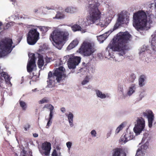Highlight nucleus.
Wrapping results in <instances>:
<instances>
[{"label": "nucleus", "mask_w": 156, "mask_h": 156, "mask_svg": "<svg viewBox=\"0 0 156 156\" xmlns=\"http://www.w3.org/2000/svg\"><path fill=\"white\" fill-rule=\"evenodd\" d=\"M97 1V0L89 1L87 9L90 15L87 18L86 20L85 21V24L86 26H88L95 23L101 27H105L108 23L105 20L101 19V12L98 8L100 4Z\"/></svg>", "instance_id": "f257e3e1"}, {"label": "nucleus", "mask_w": 156, "mask_h": 156, "mask_svg": "<svg viewBox=\"0 0 156 156\" xmlns=\"http://www.w3.org/2000/svg\"><path fill=\"white\" fill-rule=\"evenodd\" d=\"M154 16L150 14L147 16L143 10H140L133 13V25L138 31L147 30L151 27Z\"/></svg>", "instance_id": "f03ea898"}, {"label": "nucleus", "mask_w": 156, "mask_h": 156, "mask_svg": "<svg viewBox=\"0 0 156 156\" xmlns=\"http://www.w3.org/2000/svg\"><path fill=\"white\" fill-rule=\"evenodd\" d=\"M131 35L128 32L119 33L117 34L116 40L113 39L108 46L109 49H126Z\"/></svg>", "instance_id": "7ed1b4c3"}, {"label": "nucleus", "mask_w": 156, "mask_h": 156, "mask_svg": "<svg viewBox=\"0 0 156 156\" xmlns=\"http://www.w3.org/2000/svg\"><path fill=\"white\" fill-rule=\"evenodd\" d=\"M65 69L62 66L57 68L53 73L51 71L48 73V79L47 81V87L52 88L55 86V80L57 82H60L62 80V77H65L66 75Z\"/></svg>", "instance_id": "20e7f679"}, {"label": "nucleus", "mask_w": 156, "mask_h": 156, "mask_svg": "<svg viewBox=\"0 0 156 156\" xmlns=\"http://www.w3.org/2000/svg\"><path fill=\"white\" fill-rule=\"evenodd\" d=\"M67 38V36L64 32L56 30H54L50 36V39L53 41V45L58 49L59 48L58 47L60 48L63 45Z\"/></svg>", "instance_id": "39448f33"}, {"label": "nucleus", "mask_w": 156, "mask_h": 156, "mask_svg": "<svg viewBox=\"0 0 156 156\" xmlns=\"http://www.w3.org/2000/svg\"><path fill=\"white\" fill-rule=\"evenodd\" d=\"M39 33L37 29L32 28L30 30L27 36L28 43L31 45L34 44L39 39Z\"/></svg>", "instance_id": "423d86ee"}, {"label": "nucleus", "mask_w": 156, "mask_h": 156, "mask_svg": "<svg viewBox=\"0 0 156 156\" xmlns=\"http://www.w3.org/2000/svg\"><path fill=\"white\" fill-rule=\"evenodd\" d=\"M129 14L126 12H122L118 15L117 21L114 27V30L117 29L121 24L128 23Z\"/></svg>", "instance_id": "0eeeda50"}, {"label": "nucleus", "mask_w": 156, "mask_h": 156, "mask_svg": "<svg viewBox=\"0 0 156 156\" xmlns=\"http://www.w3.org/2000/svg\"><path fill=\"white\" fill-rule=\"evenodd\" d=\"M126 49H109L106 50L105 53V58L111 60V58H115L114 54L118 55L119 56H123L126 53Z\"/></svg>", "instance_id": "6e6552de"}, {"label": "nucleus", "mask_w": 156, "mask_h": 156, "mask_svg": "<svg viewBox=\"0 0 156 156\" xmlns=\"http://www.w3.org/2000/svg\"><path fill=\"white\" fill-rule=\"evenodd\" d=\"M16 45L13 44L12 40L9 38H5L0 41L1 49H13Z\"/></svg>", "instance_id": "1a4fd4ad"}, {"label": "nucleus", "mask_w": 156, "mask_h": 156, "mask_svg": "<svg viewBox=\"0 0 156 156\" xmlns=\"http://www.w3.org/2000/svg\"><path fill=\"white\" fill-rule=\"evenodd\" d=\"M146 135H149L147 134L144 135V137L142 139L143 141L146 140V142L143 145H141L140 148L138 149L135 156H146V151L148 148L149 144V142L147 141L148 139H147L146 137Z\"/></svg>", "instance_id": "9d476101"}, {"label": "nucleus", "mask_w": 156, "mask_h": 156, "mask_svg": "<svg viewBox=\"0 0 156 156\" xmlns=\"http://www.w3.org/2000/svg\"><path fill=\"white\" fill-rule=\"evenodd\" d=\"M81 58L74 54L69 55V69H74L80 62Z\"/></svg>", "instance_id": "9b49d317"}, {"label": "nucleus", "mask_w": 156, "mask_h": 156, "mask_svg": "<svg viewBox=\"0 0 156 156\" xmlns=\"http://www.w3.org/2000/svg\"><path fill=\"white\" fill-rule=\"evenodd\" d=\"M28 56L29 59L27 65V70L28 72H32L34 67H36L35 60L36 59L35 54L33 53H29Z\"/></svg>", "instance_id": "f8f14e48"}, {"label": "nucleus", "mask_w": 156, "mask_h": 156, "mask_svg": "<svg viewBox=\"0 0 156 156\" xmlns=\"http://www.w3.org/2000/svg\"><path fill=\"white\" fill-rule=\"evenodd\" d=\"M134 137L133 133L131 132L130 129H128L125 135L122 136L120 138V141L124 143L133 139Z\"/></svg>", "instance_id": "ddd939ff"}, {"label": "nucleus", "mask_w": 156, "mask_h": 156, "mask_svg": "<svg viewBox=\"0 0 156 156\" xmlns=\"http://www.w3.org/2000/svg\"><path fill=\"white\" fill-rule=\"evenodd\" d=\"M144 116H146L148 119V126L151 128L152 126L154 118V114L151 110H147L143 113Z\"/></svg>", "instance_id": "4468645a"}, {"label": "nucleus", "mask_w": 156, "mask_h": 156, "mask_svg": "<svg viewBox=\"0 0 156 156\" xmlns=\"http://www.w3.org/2000/svg\"><path fill=\"white\" fill-rule=\"evenodd\" d=\"M42 148L44 152H41L42 154H44L45 155H49L51 148V143L48 142H46L43 143L42 145Z\"/></svg>", "instance_id": "2eb2a0df"}, {"label": "nucleus", "mask_w": 156, "mask_h": 156, "mask_svg": "<svg viewBox=\"0 0 156 156\" xmlns=\"http://www.w3.org/2000/svg\"><path fill=\"white\" fill-rule=\"evenodd\" d=\"M95 48L94 42L90 40H86L83 42L80 49H94Z\"/></svg>", "instance_id": "dca6fc26"}, {"label": "nucleus", "mask_w": 156, "mask_h": 156, "mask_svg": "<svg viewBox=\"0 0 156 156\" xmlns=\"http://www.w3.org/2000/svg\"><path fill=\"white\" fill-rule=\"evenodd\" d=\"M136 89V85L135 84H132L129 87L127 94H123V98H125L128 96H130L133 94Z\"/></svg>", "instance_id": "f3484780"}, {"label": "nucleus", "mask_w": 156, "mask_h": 156, "mask_svg": "<svg viewBox=\"0 0 156 156\" xmlns=\"http://www.w3.org/2000/svg\"><path fill=\"white\" fill-rule=\"evenodd\" d=\"M3 77L6 83L8 84L12 85L10 82V76L8 74L2 71L0 73V79L2 80V77Z\"/></svg>", "instance_id": "a211bd4d"}, {"label": "nucleus", "mask_w": 156, "mask_h": 156, "mask_svg": "<svg viewBox=\"0 0 156 156\" xmlns=\"http://www.w3.org/2000/svg\"><path fill=\"white\" fill-rule=\"evenodd\" d=\"M145 127L142 125L135 124L133 130L136 135H139L142 131H144Z\"/></svg>", "instance_id": "6ab92c4d"}, {"label": "nucleus", "mask_w": 156, "mask_h": 156, "mask_svg": "<svg viewBox=\"0 0 156 156\" xmlns=\"http://www.w3.org/2000/svg\"><path fill=\"white\" fill-rule=\"evenodd\" d=\"M92 49H79L77 52H79L82 55L84 56H89L94 52Z\"/></svg>", "instance_id": "aec40b11"}, {"label": "nucleus", "mask_w": 156, "mask_h": 156, "mask_svg": "<svg viewBox=\"0 0 156 156\" xmlns=\"http://www.w3.org/2000/svg\"><path fill=\"white\" fill-rule=\"evenodd\" d=\"M95 93L97 96L101 99H104L105 98H109L110 94L108 93L104 94L100 90H95Z\"/></svg>", "instance_id": "412c9836"}, {"label": "nucleus", "mask_w": 156, "mask_h": 156, "mask_svg": "<svg viewBox=\"0 0 156 156\" xmlns=\"http://www.w3.org/2000/svg\"><path fill=\"white\" fill-rule=\"evenodd\" d=\"M110 32L109 31H108L103 34L97 36V40L100 43H103L110 34Z\"/></svg>", "instance_id": "4be33fe9"}, {"label": "nucleus", "mask_w": 156, "mask_h": 156, "mask_svg": "<svg viewBox=\"0 0 156 156\" xmlns=\"http://www.w3.org/2000/svg\"><path fill=\"white\" fill-rule=\"evenodd\" d=\"M152 39L151 41V47L152 49H156V31L154 34L151 36Z\"/></svg>", "instance_id": "5701e85b"}, {"label": "nucleus", "mask_w": 156, "mask_h": 156, "mask_svg": "<svg viewBox=\"0 0 156 156\" xmlns=\"http://www.w3.org/2000/svg\"><path fill=\"white\" fill-rule=\"evenodd\" d=\"M146 79V76L144 75H141L139 79V85L142 87L145 85V81Z\"/></svg>", "instance_id": "b1692460"}, {"label": "nucleus", "mask_w": 156, "mask_h": 156, "mask_svg": "<svg viewBox=\"0 0 156 156\" xmlns=\"http://www.w3.org/2000/svg\"><path fill=\"white\" fill-rule=\"evenodd\" d=\"M12 49H0V58L3 57L10 53Z\"/></svg>", "instance_id": "393cba45"}, {"label": "nucleus", "mask_w": 156, "mask_h": 156, "mask_svg": "<svg viewBox=\"0 0 156 156\" xmlns=\"http://www.w3.org/2000/svg\"><path fill=\"white\" fill-rule=\"evenodd\" d=\"M44 61L43 56L41 55H39L37 65L39 68H41L44 65Z\"/></svg>", "instance_id": "a878e982"}, {"label": "nucleus", "mask_w": 156, "mask_h": 156, "mask_svg": "<svg viewBox=\"0 0 156 156\" xmlns=\"http://www.w3.org/2000/svg\"><path fill=\"white\" fill-rule=\"evenodd\" d=\"M136 124L139 125L143 126H145V121L144 119L142 117L137 118L136 121Z\"/></svg>", "instance_id": "bb28decb"}, {"label": "nucleus", "mask_w": 156, "mask_h": 156, "mask_svg": "<svg viewBox=\"0 0 156 156\" xmlns=\"http://www.w3.org/2000/svg\"><path fill=\"white\" fill-rule=\"evenodd\" d=\"M145 95L146 93L144 91H143L140 92L138 96L136 99V102H138L141 101Z\"/></svg>", "instance_id": "cd10ccee"}, {"label": "nucleus", "mask_w": 156, "mask_h": 156, "mask_svg": "<svg viewBox=\"0 0 156 156\" xmlns=\"http://www.w3.org/2000/svg\"><path fill=\"white\" fill-rule=\"evenodd\" d=\"M78 44V40L76 39L74 40L69 45V47L71 49H73L77 46Z\"/></svg>", "instance_id": "c85d7f7f"}, {"label": "nucleus", "mask_w": 156, "mask_h": 156, "mask_svg": "<svg viewBox=\"0 0 156 156\" xmlns=\"http://www.w3.org/2000/svg\"><path fill=\"white\" fill-rule=\"evenodd\" d=\"M19 104L22 110L23 111L26 110L27 108V105L26 103L23 101L20 100Z\"/></svg>", "instance_id": "c756f323"}, {"label": "nucleus", "mask_w": 156, "mask_h": 156, "mask_svg": "<svg viewBox=\"0 0 156 156\" xmlns=\"http://www.w3.org/2000/svg\"><path fill=\"white\" fill-rule=\"evenodd\" d=\"M72 30L74 32L79 31L81 29V27L79 25L75 24L71 27Z\"/></svg>", "instance_id": "7c9ffc66"}, {"label": "nucleus", "mask_w": 156, "mask_h": 156, "mask_svg": "<svg viewBox=\"0 0 156 156\" xmlns=\"http://www.w3.org/2000/svg\"><path fill=\"white\" fill-rule=\"evenodd\" d=\"M124 127V125L123 123H122L119 126L117 127L116 128L115 131V134L118 133L119 131L122 130L123 127Z\"/></svg>", "instance_id": "2f4dec72"}, {"label": "nucleus", "mask_w": 156, "mask_h": 156, "mask_svg": "<svg viewBox=\"0 0 156 156\" xmlns=\"http://www.w3.org/2000/svg\"><path fill=\"white\" fill-rule=\"evenodd\" d=\"M38 28L42 33H46L48 30V28L47 27L40 26Z\"/></svg>", "instance_id": "473e14b6"}, {"label": "nucleus", "mask_w": 156, "mask_h": 156, "mask_svg": "<svg viewBox=\"0 0 156 156\" xmlns=\"http://www.w3.org/2000/svg\"><path fill=\"white\" fill-rule=\"evenodd\" d=\"M118 90L119 94H122V97L123 98V94H125L124 93L123 86L122 85H119V86Z\"/></svg>", "instance_id": "72a5a7b5"}, {"label": "nucleus", "mask_w": 156, "mask_h": 156, "mask_svg": "<svg viewBox=\"0 0 156 156\" xmlns=\"http://www.w3.org/2000/svg\"><path fill=\"white\" fill-rule=\"evenodd\" d=\"M54 107L53 106H52L50 108H49L50 110V114L49 115V119L50 120H51L52 118L53 115V110L54 109Z\"/></svg>", "instance_id": "f704fd0d"}, {"label": "nucleus", "mask_w": 156, "mask_h": 156, "mask_svg": "<svg viewBox=\"0 0 156 156\" xmlns=\"http://www.w3.org/2000/svg\"><path fill=\"white\" fill-rule=\"evenodd\" d=\"M64 17V15L59 12H57L55 17L57 19L63 18Z\"/></svg>", "instance_id": "c9c22d12"}, {"label": "nucleus", "mask_w": 156, "mask_h": 156, "mask_svg": "<svg viewBox=\"0 0 156 156\" xmlns=\"http://www.w3.org/2000/svg\"><path fill=\"white\" fill-rule=\"evenodd\" d=\"M90 78L88 76H87L84 80L82 82L81 84L82 85H85L87 84L89 81Z\"/></svg>", "instance_id": "e433bc0d"}, {"label": "nucleus", "mask_w": 156, "mask_h": 156, "mask_svg": "<svg viewBox=\"0 0 156 156\" xmlns=\"http://www.w3.org/2000/svg\"><path fill=\"white\" fill-rule=\"evenodd\" d=\"M49 101L47 99V98L45 97L43 98L41 100L39 101V104H41L44 103H48Z\"/></svg>", "instance_id": "4c0bfd02"}, {"label": "nucleus", "mask_w": 156, "mask_h": 156, "mask_svg": "<svg viewBox=\"0 0 156 156\" xmlns=\"http://www.w3.org/2000/svg\"><path fill=\"white\" fill-rule=\"evenodd\" d=\"M63 64L62 61L61 59L58 60L55 62V66H59Z\"/></svg>", "instance_id": "58836bf2"}, {"label": "nucleus", "mask_w": 156, "mask_h": 156, "mask_svg": "<svg viewBox=\"0 0 156 156\" xmlns=\"http://www.w3.org/2000/svg\"><path fill=\"white\" fill-rule=\"evenodd\" d=\"M60 149L61 148L59 147V146H57L56 147V148L53 151H55L56 154H59L60 155L61 154V153L60 152Z\"/></svg>", "instance_id": "ea45409f"}, {"label": "nucleus", "mask_w": 156, "mask_h": 156, "mask_svg": "<svg viewBox=\"0 0 156 156\" xmlns=\"http://www.w3.org/2000/svg\"><path fill=\"white\" fill-rule=\"evenodd\" d=\"M90 134L93 137H95L97 136V132L94 129H93L90 132Z\"/></svg>", "instance_id": "a19ab883"}, {"label": "nucleus", "mask_w": 156, "mask_h": 156, "mask_svg": "<svg viewBox=\"0 0 156 156\" xmlns=\"http://www.w3.org/2000/svg\"><path fill=\"white\" fill-rule=\"evenodd\" d=\"M110 14V16H109L111 17H113L115 15V13L114 11L112 10H109L108 12Z\"/></svg>", "instance_id": "79ce46f5"}, {"label": "nucleus", "mask_w": 156, "mask_h": 156, "mask_svg": "<svg viewBox=\"0 0 156 156\" xmlns=\"http://www.w3.org/2000/svg\"><path fill=\"white\" fill-rule=\"evenodd\" d=\"M73 115L71 112H69V121H73Z\"/></svg>", "instance_id": "37998d69"}, {"label": "nucleus", "mask_w": 156, "mask_h": 156, "mask_svg": "<svg viewBox=\"0 0 156 156\" xmlns=\"http://www.w3.org/2000/svg\"><path fill=\"white\" fill-rule=\"evenodd\" d=\"M97 57H98V58L100 60H101L103 59V56L102 54L101 53H98L97 54Z\"/></svg>", "instance_id": "c03bdc74"}, {"label": "nucleus", "mask_w": 156, "mask_h": 156, "mask_svg": "<svg viewBox=\"0 0 156 156\" xmlns=\"http://www.w3.org/2000/svg\"><path fill=\"white\" fill-rule=\"evenodd\" d=\"M52 106H53L52 105L50 104H47L44 105L43 107V109L45 108H46L49 109V108H50Z\"/></svg>", "instance_id": "a18cd8bd"}, {"label": "nucleus", "mask_w": 156, "mask_h": 156, "mask_svg": "<svg viewBox=\"0 0 156 156\" xmlns=\"http://www.w3.org/2000/svg\"><path fill=\"white\" fill-rule=\"evenodd\" d=\"M76 11L75 8L71 7L70 8V12L71 13H73Z\"/></svg>", "instance_id": "49530a36"}, {"label": "nucleus", "mask_w": 156, "mask_h": 156, "mask_svg": "<svg viewBox=\"0 0 156 156\" xmlns=\"http://www.w3.org/2000/svg\"><path fill=\"white\" fill-rule=\"evenodd\" d=\"M52 123V122L51 121V120H50L48 119V123H47V125L46 127V128H48L49 126L51 125Z\"/></svg>", "instance_id": "de8ad7c7"}, {"label": "nucleus", "mask_w": 156, "mask_h": 156, "mask_svg": "<svg viewBox=\"0 0 156 156\" xmlns=\"http://www.w3.org/2000/svg\"><path fill=\"white\" fill-rule=\"evenodd\" d=\"M69 123L71 127H74L75 125L73 123V121H69Z\"/></svg>", "instance_id": "09e8293b"}, {"label": "nucleus", "mask_w": 156, "mask_h": 156, "mask_svg": "<svg viewBox=\"0 0 156 156\" xmlns=\"http://www.w3.org/2000/svg\"><path fill=\"white\" fill-rule=\"evenodd\" d=\"M30 127V125L28 124H27L26 125H25L24 127V128L25 131L27 130V129H29Z\"/></svg>", "instance_id": "8fccbe9b"}, {"label": "nucleus", "mask_w": 156, "mask_h": 156, "mask_svg": "<svg viewBox=\"0 0 156 156\" xmlns=\"http://www.w3.org/2000/svg\"><path fill=\"white\" fill-rule=\"evenodd\" d=\"M52 156H58V154H56L55 151H53L52 153Z\"/></svg>", "instance_id": "3c124183"}, {"label": "nucleus", "mask_w": 156, "mask_h": 156, "mask_svg": "<svg viewBox=\"0 0 156 156\" xmlns=\"http://www.w3.org/2000/svg\"><path fill=\"white\" fill-rule=\"evenodd\" d=\"M22 38V36H21L20 37H19V38L17 39V42H18V43H17V44L16 45H17V44H18L19 43H20V42L21 41Z\"/></svg>", "instance_id": "603ef678"}, {"label": "nucleus", "mask_w": 156, "mask_h": 156, "mask_svg": "<svg viewBox=\"0 0 156 156\" xmlns=\"http://www.w3.org/2000/svg\"><path fill=\"white\" fill-rule=\"evenodd\" d=\"M79 30H80L82 33H84L87 31V30L86 29H82L81 28Z\"/></svg>", "instance_id": "864d4df0"}, {"label": "nucleus", "mask_w": 156, "mask_h": 156, "mask_svg": "<svg viewBox=\"0 0 156 156\" xmlns=\"http://www.w3.org/2000/svg\"><path fill=\"white\" fill-rule=\"evenodd\" d=\"M61 110L63 113H64L66 112V109L64 108H61Z\"/></svg>", "instance_id": "5fc2aeb1"}, {"label": "nucleus", "mask_w": 156, "mask_h": 156, "mask_svg": "<svg viewBox=\"0 0 156 156\" xmlns=\"http://www.w3.org/2000/svg\"><path fill=\"white\" fill-rule=\"evenodd\" d=\"M111 131H110V132H109V133H108L107 134V138H108L110 136V135H111Z\"/></svg>", "instance_id": "6e6d98bb"}, {"label": "nucleus", "mask_w": 156, "mask_h": 156, "mask_svg": "<svg viewBox=\"0 0 156 156\" xmlns=\"http://www.w3.org/2000/svg\"><path fill=\"white\" fill-rule=\"evenodd\" d=\"M39 9V8H38V9H34V12L35 13H36L38 11Z\"/></svg>", "instance_id": "4d7b16f0"}, {"label": "nucleus", "mask_w": 156, "mask_h": 156, "mask_svg": "<svg viewBox=\"0 0 156 156\" xmlns=\"http://www.w3.org/2000/svg\"><path fill=\"white\" fill-rule=\"evenodd\" d=\"M152 52L154 54L156 55V49H152Z\"/></svg>", "instance_id": "13d9d810"}, {"label": "nucleus", "mask_w": 156, "mask_h": 156, "mask_svg": "<svg viewBox=\"0 0 156 156\" xmlns=\"http://www.w3.org/2000/svg\"><path fill=\"white\" fill-rule=\"evenodd\" d=\"M72 145V143L70 142H69V148L71 147Z\"/></svg>", "instance_id": "bf43d9fd"}, {"label": "nucleus", "mask_w": 156, "mask_h": 156, "mask_svg": "<svg viewBox=\"0 0 156 156\" xmlns=\"http://www.w3.org/2000/svg\"><path fill=\"white\" fill-rule=\"evenodd\" d=\"M38 136V134L37 133H34L33 134L34 136L35 137H37Z\"/></svg>", "instance_id": "052dcab7"}, {"label": "nucleus", "mask_w": 156, "mask_h": 156, "mask_svg": "<svg viewBox=\"0 0 156 156\" xmlns=\"http://www.w3.org/2000/svg\"><path fill=\"white\" fill-rule=\"evenodd\" d=\"M37 88H35L34 89H33L32 90V91L33 92H35L37 91Z\"/></svg>", "instance_id": "680f3d73"}, {"label": "nucleus", "mask_w": 156, "mask_h": 156, "mask_svg": "<svg viewBox=\"0 0 156 156\" xmlns=\"http://www.w3.org/2000/svg\"><path fill=\"white\" fill-rule=\"evenodd\" d=\"M2 25H3V23H2V22L0 21V30H1V26H2Z\"/></svg>", "instance_id": "e2e57ef3"}, {"label": "nucleus", "mask_w": 156, "mask_h": 156, "mask_svg": "<svg viewBox=\"0 0 156 156\" xmlns=\"http://www.w3.org/2000/svg\"><path fill=\"white\" fill-rule=\"evenodd\" d=\"M10 1L13 2V4H14L13 3H15L16 1V0H10Z\"/></svg>", "instance_id": "0e129e2a"}, {"label": "nucleus", "mask_w": 156, "mask_h": 156, "mask_svg": "<svg viewBox=\"0 0 156 156\" xmlns=\"http://www.w3.org/2000/svg\"><path fill=\"white\" fill-rule=\"evenodd\" d=\"M91 68L92 69V72H94L95 71V69L93 67H92Z\"/></svg>", "instance_id": "69168bd1"}, {"label": "nucleus", "mask_w": 156, "mask_h": 156, "mask_svg": "<svg viewBox=\"0 0 156 156\" xmlns=\"http://www.w3.org/2000/svg\"><path fill=\"white\" fill-rule=\"evenodd\" d=\"M66 146L68 148V145H69V144H68V142H67L66 143Z\"/></svg>", "instance_id": "338daca9"}, {"label": "nucleus", "mask_w": 156, "mask_h": 156, "mask_svg": "<svg viewBox=\"0 0 156 156\" xmlns=\"http://www.w3.org/2000/svg\"><path fill=\"white\" fill-rule=\"evenodd\" d=\"M80 72H82V71H83V68H81L80 69Z\"/></svg>", "instance_id": "774afa93"}]
</instances>
